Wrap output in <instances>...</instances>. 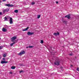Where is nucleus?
Instances as JSON below:
<instances>
[{"label":"nucleus","mask_w":79,"mask_h":79,"mask_svg":"<svg viewBox=\"0 0 79 79\" xmlns=\"http://www.w3.org/2000/svg\"><path fill=\"white\" fill-rule=\"evenodd\" d=\"M8 63V61L2 60L1 61V63L2 64H3L4 63L6 64V63Z\"/></svg>","instance_id":"39448f33"},{"label":"nucleus","mask_w":79,"mask_h":79,"mask_svg":"<svg viewBox=\"0 0 79 79\" xmlns=\"http://www.w3.org/2000/svg\"><path fill=\"white\" fill-rule=\"evenodd\" d=\"M28 29H29V27H27L25 29L23 30V31H27Z\"/></svg>","instance_id":"9b49d317"},{"label":"nucleus","mask_w":79,"mask_h":79,"mask_svg":"<svg viewBox=\"0 0 79 79\" xmlns=\"http://www.w3.org/2000/svg\"><path fill=\"white\" fill-rule=\"evenodd\" d=\"M1 39V38H0V40Z\"/></svg>","instance_id":"f704fd0d"},{"label":"nucleus","mask_w":79,"mask_h":79,"mask_svg":"<svg viewBox=\"0 0 79 79\" xmlns=\"http://www.w3.org/2000/svg\"><path fill=\"white\" fill-rule=\"evenodd\" d=\"M10 74H12V72H10Z\"/></svg>","instance_id":"2f4dec72"},{"label":"nucleus","mask_w":79,"mask_h":79,"mask_svg":"<svg viewBox=\"0 0 79 79\" xmlns=\"http://www.w3.org/2000/svg\"><path fill=\"white\" fill-rule=\"evenodd\" d=\"M77 71H79V68H77Z\"/></svg>","instance_id":"b1692460"},{"label":"nucleus","mask_w":79,"mask_h":79,"mask_svg":"<svg viewBox=\"0 0 79 79\" xmlns=\"http://www.w3.org/2000/svg\"><path fill=\"white\" fill-rule=\"evenodd\" d=\"M9 11V9L7 8L3 10L4 12H8Z\"/></svg>","instance_id":"6e6552de"},{"label":"nucleus","mask_w":79,"mask_h":79,"mask_svg":"<svg viewBox=\"0 0 79 79\" xmlns=\"http://www.w3.org/2000/svg\"><path fill=\"white\" fill-rule=\"evenodd\" d=\"M0 59H1V57H0Z\"/></svg>","instance_id":"72a5a7b5"},{"label":"nucleus","mask_w":79,"mask_h":79,"mask_svg":"<svg viewBox=\"0 0 79 79\" xmlns=\"http://www.w3.org/2000/svg\"><path fill=\"white\" fill-rule=\"evenodd\" d=\"M2 31L3 32H6V31H7V29L5 28H3Z\"/></svg>","instance_id":"1a4fd4ad"},{"label":"nucleus","mask_w":79,"mask_h":79,"mask_svg":"<svg viewBox=\"0 0 79 79\" xmlns=\"http://www.w3.org/2000/svg\"><path fill=\"white\" fill-rule=\"evenodd\" d=\"M14 12L15 13H18V10H15V11H14Z\"/></svg>","instance_id":"f3484780"},{"label":"nucleus","mask_w":79,"mask_h":79,"mask_svg":"<svg viewBox=\"0 0 79 79\" xmlns=\"http://www.w3.org/2000/svg\"><path fill=\"white\" fill-rule=\"evenodd\" d=\"M23 73V70L20 71V73Z\"/></svg>","instance_id":"4be33fe9"},{"label":"nucleus","mask_w":79,"mask_h":79,"mask_svg":"<svg viewBox=\"0 0 79 79\" xmlns=\"http://www.w3.org/2000/svg\"><path fill=\"white\" fill-rule=\"evenodd\" d=\"M2 47H1V46H0V50H2Z\"/></svg>","instance_id":"5701e85b"},{"label":"nucleus","mask_w":79,"mask_h":79,"mask_svg":"<svg viewBox=\"0 0 79 79\" xmlns=\"http://www.w3.org/2000/svg\"><path fill=\"white\" fill-rule=\"evenodd\" d=\"M2 12H0V15H2Z\"/></svg>","instance_id":"c85d7f7f"},{"label":"nucleus","mask_w":79,"mask_h":79,"mask_svg":"<svg viewBox=\"0 0 79 79\" xmlns=\"http://www.w3.org/2000/svg\"><path fill=\"white\" fill-rule=\"evenodd\" d=\"M40 43L41 44H43V43H44V41L43 40H41Z\"/></svg>","instance_id":"6ab92c4d"},{"label":"nucleus","mask_w":79,"mask_h":79,"mask_svg":"<svg viewBox=\"0 0 79 79\" xmlns=\"http://www.w3.org/2000/svg\"><path fill=\"white\" fill-rule=\"evenodd\" d=\"M6 1V0H2L3 2H5Z\"/></svg>","instance_id":"bb28decb"},{"label":"nucleus","mask_w":79,"mask_h":79,"mask_svg":"<svg viewBox=\"0 0 79 79\" xmlns=\"http://www.w3.org/2000/svg\"><path fill=\"white\" fill-rule=\"evenodd\" d=\"M1 3H2V1H0V5H1Z\"/></svg>","instance_id":"a878e982"},{"label":"nucleus","mask_w":79,"mask_h":79,"mask_svg":"<svg viewBox=\"0 0 79 79\" xmlns=\"http://www.w3.org/2000/svg\"><path fill=\"white\" fill-rule=\"evenodd\" d=\"M34 33L33 32H31L30 31H29L27 32V34L28 35H32L34 34Z\"/></svg>","instance_id":"423d86ee"},{"label":"nucleus","mask_w":79,"mask_h":79,"mask_svg":"<svg viewBox=\"0 0 79 79\" xmlns=\"http://www.w3.org/2000/svg\"><path fill=\"white\" fill-rule=\"evenodd\" d=\"M71 66H73V65H71Z\"/></svg>","instance_id":"473e14b6"},{"label":"nucleus","mask_w":79,"mask_h":79,"mask_svg":"<svg viewBox=\"0 0 79 79\" xmlns=\"http://www.w3.org/2000/svg\"><path fill=\"white\" fill-rule=\"evenodd\" d=\"M29 48H33V46H29Z\"/></svg>","instance_id":"aec40b11"},{"label":"nucleus","mask_w":79,"mask_h":79,"mask_svg":"<svg viewBox=\"0 0 79 79\" xmlns=\"http://www.w3.org/2000/svg\"><path fill=\"white\" fill-rule=\"evenodd\" d=\"M35 4V2H32L31 3V5H34Z\"/></svg>","instance_id":"412c9836"},{"label":"nucleus","mask_w":79,"mask_h":79,"mask_svg":"<svg viewBox=\"0 0 79 79\" xmlns=\"http://www.w3.org/2000/svg\"><path fill=\"white\" fill-rule=\"evenodd\" d=\"M40 18V15H38L37 18H38V19H39Z\"/></svg>","instance_id":"a211bd4d"},{"label":"nucleus","mask_w":79,"mask_h":79,"mask_svg":"<svg viewBox=\"0 0 79 79\" xmlns=\"http://www.w3.org/2000/svg\"><path fill=\"white\" fill-rule=\"evenodd\" d=\"M56 3L57 4H58V1H57L56 2Z\"/></svg>","instance_id":"393cba45"},{"label":"nucleus","mask_w":79,"mask_h":79,"mask_svg":"<svg viewBox=\"0 0 79 79\" xmlns=\"http://www.w3.org/2000/svg\"><path fill=\"white\" fill-rule=\"evenodd\" d=\"M3 60H5V58H3Z\"/></svg>","instance_id":"cd10ccee"},{"label":"nucleus","mask_w":79,"mask_h":79,"mask_svg":"<svg viewBox=\"0 0 79 79\" xmlns=\"http://www.w3.org/2000/svg\"><path fill=\"white\" fill-rule=\"evenodd\" d=\"M16 68V67L15 66H12L11 67V69H15Z\"/></svg>","instance_id":"4468645a"},{"label":"nucleus","mask_w":79,"mask_h":79,"mask_svg":"<svg viewBox=\"0 0 79 79\" xmlns=\"http://www.w3.org/2000/svg\"><path fill=\"white\" fill-rule=\"evenodd\" d=\"M60 33L58 32H57V33H54V35H58Z\"/></svg>","instance_id":"9d476101"},{"label":"nucleus","mask_w":79,"mask_h":79,"mask_svg":"<svg viewBox=\"0 0 79 79\" xmlns=\"http://www.w3.org/2000/svg\"><path fill=\"white\" fill-rule=\"evenodd\" d=\"M25 53V51L22 50L19 53V55H23V54H24Z\"/></svg>","instance_id":"f257e3e1"},{"label":"nucleus","mask_w":79,"mask_h":79,"mask_svg":"<svg viewBox=\"0 0 79 79\" xmlns=\"http://www.w3.org/2000/svg\"><path fill=\"white\" fill-rule=\"evenodd\" d=\"M28 47H26V48H28Z\"/></svg>","instance_id":"7c9ffc66"},{"label":"nucleus","mask_w":79,"mask_h":79,"mask_svg":"<svg viewBox=\"0 0 79 79\" xmlns=\"http://www.w3.org/2000/svg\"><path fill=\"white\" fill-rule=\"evenodd\" d=\"M54 64L55 65L58 66V65H59L60 64V61H57L54 62Z\"/></svg>","instance_id":"f03ea898"},{"label":"nucleus","mask_w":79,"mask_h":79,"mask_svg":"<svg viewBox=\"0 0 79 79\" xmlns=\"http://www.w3.org/2000/svg\"><path fill=\"white\" fill-rule=\"evenodd\" d=\"M70 55L71 56H72V54H70Z\"/></svg>","instance_id":"c756f323"},{"label":"nucleus","mask_w":79,"mask_h":79,"mask_svg":"<svg viewBox=\"0 0 79 79\" xmlns=\"http://www.w3.org/2000/svg\"><path fill=\"white\" fill-rule=\"evenodd\" d=\"M67 17L68 19H69V18H70V16H69V15H66L65 16V18H66Z\"/></svg>","instance_id":"2eb2a0df"},{"label":"nucleus","mask_w":79,"mask_h":79,"mask_svg":"<svg viewBox=\"0 0 79 79\" xmlns=\"http://www.w3.org/2000/svg\"><path fill=\"white\" fill-rule=\"evenodd\" d=\"M2 56L4 58H5L6 56V54H3L2 55Z\"/></svg>","instance_id":"ddd939ff"},{"label":"nucleus","mask_w":79,"mask_h":79,"mask_svg":"<svg viewBox=\"0 0 79 79\" xmlns=\"http://www.w3.org/2000/svg\"><path fill=\"white\" fill-rule=\"evenodd\" d=\"M10 24H13V19L11 18H10Z\"/></svg>","instance_id":"0eeeda50"},{"label":"nucleus","mask_w":79,"mask_h":79,"mask_svg":"<svg viewBox=\"0 0 79 79\" xmlns=\"http://www.w3.org/2000/svg\"><path fill=\"white\" fill-rule=\"evenodd\" d=\"M5 6H8V7H13L14 5L13 4H7L5 5Z\"/></svg>","instance_id":"7ed1b4c3"},{"label":"nucleus","mask_w":79,"mask_h":79,"mask_svg":"<svg viewBox=\"0 0 79 79\" xmlns=\"http://www.w3.org/2000/svg\"><path fill=\"white\" fill-rule=\"evenodd\" d=\"M17 37L16 36H14L12 38H11V40L12 42H14V41L15 39H16Z\"/></svg>","instance_id":"20e7f679"},{"label":"nucleus","mask_w":79,"mask_h":79,"mask_svg":"<svg viewBox=\"0 0 79 79\" xmlns=\"http://www.w3.org/2000/svg\"><path fill=\"white\" fill-rule=\"evenodd\" d=\"M8 17H9L8 16H6V17H5L4 18V20H5V21H8V20H7V18Z\"/></svg>","instance_id":"f8f14e48"},{"label":"nucleus","mask_w":79,"mask_h":79,"mask_svg":"<svg viewBox=\"0 0 79 79\" xmlns=\"http://www.w3.org/2000/svg\"><path fill=\"white\" fill-rule=\"evenodd\" d=\"M15 44V42H14L13 43L11 44H10V46H11V47L12 46H13V45H14Z\"/></svg>","instance_id":"dca6fc26"}]
</instances>
